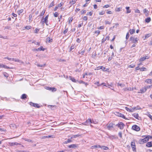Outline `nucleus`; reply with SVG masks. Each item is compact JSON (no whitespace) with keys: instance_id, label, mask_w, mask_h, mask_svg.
<instances>
[{"instance_id":"57","label":"nucleus","mask_w":152,"mask_h":152,"mask_svg":"<svg viewBox=\"0 0 152 152\" xmlns=\"http://www.w3.org/2000/svg\"><path fill=\"white\" fill-rule=\"evenodd\" d=\"M146 88V89L149 88L151 87H152V85H151L150 86H148L145 87Z\"/></svg>"},{"instance_id":"25","label":"nucleus","mask_w":152,"mask_h":152,"mask_svg":"<svg viewBox=\"0 0 152 152\" xmlns=\"http://www.w3.org/2000/svg\"><path fill=\"white\" fill-rule=\"evenodd\" d=\"M69 78L71 80L72 82H76V80L72 76H69Z\"/></svg>"},{"instance_id":"33","label":"nucleus","mask_w":152,"mask_h":152,"mask_svg":"<svg viewBox=\"0 0 152 152\" xmlns=\"http://www.w3.org/2000/svg\"><path fill=\"white\" fill-rule=\"evenodd\" d=\"M71 141H72V140L70 139H68V140H67L65 141L64 142L65 144H67L69 142H71Z\"/></svg>"},{"instance_id":"22","label":"nucleus","mask_w":152,"mask_h":152,"mask_svg":"<svg viewBox=\"0 0 152 152\" xmlns=\"http://www.w3.org/2000/svg\"><path fill=\"white\" fill-rule=\"evenodd\" d=\"M129 8H130L129 7H126V9L127 10V12H126L127 13H130L131 12V10H129Z\"/></svg>"},{"instance_id":"28","label":"nucleus","mask_w":152,"mask_h":152,"mask_svg":"<svg viewBox=\"0 0 152 152\" xmlns=\"http://www.w3.org/2000/svg\"><path fill=\"white\" fill-rule=\"evenodd\" d=\"M22 139L25 140L26 141H28V142H32V141L31 140L25 138H22Z\"/></svg>"},{"instance_id":"39","label":"nucleus","mask_w":152,"mask_h":152,"mask_svg":"<svg viewBox=\"0 0 152 152\" xmlns=\"http://www.w3.org/2000/svg\"><path fill=\"white\" fill-rule=\"evenodd\" d=\"M73 20V18L72 17L69 18V23H70Z\"/></svg>"},{"instance_id":"60","label":"nucleus","mask_w":152,"mask_h":152,"mask_svg":"<svg viewBox=\"0 0 152 152\" xmlns=\"http://www.w3.org/2000/svg\"><path fill=\"white\" fill-rule=\"evenodd\" d=\"M68 31V28H66V29L64 30V31L63 32V33L64 34H66Z\"/></svg>"},{"instance_id":"27","label":"nucleus","mask_w":152,"mask_h":152,"mask_svg":"<svg viewBox=\"0 0 152 152\" xmlns=\"http://www.w3.org/2000/svg\"><path fill=\"white\" fill-rule=\"evenodd\" d=\"M125 109L126 110L128 111H129L130 112H133V111L132 110V109H130L128 108L127 107H125Z\"/></svg>"},{"instance_id":"9","label":"nucleus","mask_w":152,"mask_h":152,"mask_svg":"<svg viewBox=\"0 0 152 152\" xmlns=\"http://www.w3.org/2000/svg\"><path fill=\"white\" fill-rule=\"evenodd\" d=\"M48 15H47L45 18L44 20V21H42V22L43 23H45L46 24L47 26L48 25Z\"/></svg>"},{"instance_id":"18","label":"nucleus","mask_w":152,"mask_h":152,"mask_svg":"<svg viewBox=\"0 0 152 152\" xmlns=\"http://www.w3.org/2000/svg\"><path fill=\"white\" fill-rule=\"evenodd\" d=\"M99 148H101L102 149L104 150H107L109 148L105 146H100V147Z\"/></svg>"},{"instance_id":"63","label":"nucleus","mask_w":152,"mask_h":152,"mask_svg":"<svg viewBox=\"0 0 152 152\" xmlns=\"http://www.w3.org/2000/svg\"><path fill=\"white\" fill-rule=\"evenodd\" d=\"M104 13H105V12L104 11H102L101 12H100L99 13V15H104Z\"/></svg>"},{"instance_id":"23","label":"nucleus","mask_w":152,"mask_h":152,"mask_svg":"<svg viewBox=\"0 0 152 152\" xmlns=\"http://www.w3.org/2000/svg\"><path fill=\"white\" fill-rule=\"evenodd\" d=\"M133 116L136 119H138V117L139 115L138 113H134L133 115Z\"/></svg>"},{"instance_id":"62","label":"nucleus","mask_w":152,"mask_h":152,"mask_svg":"<svg viewBox=\"0 0 152 152\" xmlns=\"http://www.w3.org/2000/svg\"><path fill=\"white\" fill-rule=\"evenodd\" d=\"M39 31V29H38V28H36L35 30V32H34V33H36V34H37L38 33V31Z\"/></svg>"},{"instance_id":"14","label":"nucleus","mask_w":152,"mask_h":152,"mask_svg":"<svg viewBox=\"0 0 152 152\" xmlns=\"http://www.w3.org/2000/svg\"><path fill=\"white\" fill-rule=\"evenodd\" d=\"M135 29H130L129 30V32L131 34H132L135 32Z\"/></svg>"},{"instance_id":"48","label":"nucleus","mask_w":152,"mask_h":152,"mask_svg":"<svg viewBox=\"0 0 152 152\" xmlns=\"http://www.w3.org/2000/svg\"><path fill=\"white\" fill-rule=\"evenodd\" d=\"M75 3V1L74 0H72L71 1H70V4L71 5H73Z\"/></svg>"},{"instance_id":"38","label":"nucleus","mask_w":152,"mask_h":152,"mask_svg":"<svg viewBox=\"0 0 152 152\" xmlns=\"http://www.w3.org/2000/svg\"><path fill=\"white\" fill-rule=\"evenodd\" d=\"M80 135L79 134H77V135H73L72 136V138H75L77 137H78L80 136Z\"/></svg>"},{"instance_id":"55","label":"nucleus","mask_w":152,"mask_h":152,"mask_svg":"<svg viewBox=\"0 0 152 152\" xmlns=\"http://www.w3.org/2000/svg\"><path fill=\"white\" fill-rule=\"evenodd\" d=\"M151 36V34H146L145 35V38H148L149 37H150Z\"/></svg>"},{"instance_id":"58","label":"nucleus","mask_w":152,"mask_h":152,"mask_svg":"<svg viewBox=\"0 0 152 152\" xmlns=\"http://www.w3.org/2000/svg\"><path fill=\"white\" fill-rule=\"evenodd\" d=\"M129 32H128L127 34H126V39H129Z\"/></svg>"},{"instance_id":"45","label":"nucleus","mask_w":152,"mask_h":152,"mask_svg":"<svg viewBox=\"0 0 152 152\" xmlns=\"http://www.w3.org/2000/svg\"><path fill=\"white\" fill-rule=\"evenodd\" d=\"M8 29L11 30V27L9 26H6V27H5L4 28V29Z\"/></svg>"},{"instance_id":"1","label":"nucleus","mask_w":152,"mask_h":152,"mask_svg":"<svg viewBox=\"0 0 152 152\" xmlns=\"http://www.w3.org/2000/svg\"><path fill=\"white\" fill-rule=\"evenodd\" d=\"M129 40L132 43H137L138 42L139 39L137 38H135L134 37H131L129 38Z\"/></svg>"},{"instance_id":"50","label":"nucleus","mask_w":152,"mask_h":152,"mask_svg":"<svg viewBox=\"0 0 152 152\" xmlns=\"http://www.w3.org/2000/svg\"><path fill=\"white\" fill-rule=\"evenodd\" d=\"M2 67H3L5 69H10V68L9 67L7 66L4 65L3 64V66H2Z\"/></svg>"},{"instance_id":"44","label":"nucleus","mask_w":152,"mask_h":152,"mask_svg":"<svg viewBox=\"0 0 152 152\" xmlns=\"http://www.w3.org/2000/svg\"><path fill=\"white\" fill-rule=\"evenodd\" d=\"M4 75L6 77H7L9 76L8 74L6 72H4L3 73Z\"/></svg>"},{"instance_id":"5","label":"nucleus","mask_w":152,"mask_h":152,"mask_svg":"<svg viewBox=\"0 0 152 152\" xmlns=\"http://www.w3.org/2000/svg\"><path fill=\"white\" fill-rule=\"evenodd\" d=\"M131 146L132 148L133 151H136V148L135 142L134 141H132L131 143Z\"/></svg>"},{"instance_id":"53","label":"nucleus","mask_w":152,"mask_h":152,"mask_svg":"<svg viewBox=\"0 0 152 152\" xmlns=\"http://www.w3.org/2000/svg\"><path fill=\"white\" fill-rule=\"evenodd\" d=\"M75 48V46L74 45H72L70 48L69 51H71Z\"/></svg>"},{"instance_id":"29","label":"nucleus","mask_w":152,"mask_h":152,"mask_svg":"<svg viewBox=\"0 0 152 152\" xmlns=\"http://www.w3.org/2000/svg\"><path fill=\"white\" fill-rule=\"evenodd\" d=\"M122 8L121 7H119L116 8L115 9V11L117 12H119L121 11Z\"/></svg>"},{"instance_id":"16","label":"nucleus","mask_w":152,"mask_h":152,"mask_svg":"<svg viewBox=\"0 0 152 152\" xmlns=\"http://www.w3.org/2000/svg\"><path fill=\"white\" fill-rule=\"evenodd\" d=\"M77 147L76 145V144H72L70 145H69L68 146V147L70 148H75Z\"/></svg>"},{"instance_id":"11","label":"nucleus","mask_w":152,"mask_h":152,"mask_svg":"<svg viewBox=\"0 0 152 152\" xmlns=\"http://www.w3.org/2000/svg\"><path fill=\"white\" fill-rule=\"evenodd\" d=\"M143 12L144 13H145V16H148L149 15V12L148 11V10H146V9H144L143 10Z\"/></svg>"},{"instance_id":"46","label":"nucleus","mask_w":152,"mask_h":152,"mask_svg":"<svg viewBox=\"0 0 152 152\" xmlns=\"http://www.w3.org/2000/svg\"><path fill=\"white\" fill-rule=\"evenodd\" d=\"M93 12H88L87 14V15H89L90 16H91L92 15Z\"/></svg>"},{"instance_id":"32","label":"nucleus","mask_w":152,"mask_h":152,"mask_svg":"<svg viewBox=\"0 0 152 152\" xmlns=\"http://www.w3.org/2000/svg\"><path fill=\"white\" fill-rule=\"evenodd\" d=\"M4 59H7L8 60H10V61H13V60H14V58H9L7 57H5L4 58Z\"/></svg>"},{"instance_id":"2","label":"nucleus","mask_w":152,"mask_h":152,"mask_svg":"<svg viewBox=\"0 0 152 152\" xmlns=\"http://www.w3.org/2000/svg\"><path fill=\"white\" fill-rule=\"evenodd\" d=\"M149 139L148 137H146L144 139H140L139 140V142L140 144H143L144 142H147L148 140Z\"/></svg>"},{"instance_id":"42","label":"nucleus","mask_w":152,"mask_h":152,"mask_svg":"<svg viewBox=\"0 0 152 152\" xmlns=\"http://www.w3.org/2000/svg\"><path fill=\"white\" fill-rule=\"evenodd\" d=\"M45 10H43V11H42V12L40 14V16H43L45 13Z\"/></svg>"},{"instance_id":"51","label":"nucleus","mask_w":152,"mask_h":152,"mask_svg":"<svg viewBox=\"0 0 152 152\" xmlns=\"http://www.w3.org/2000/svg\"><path fill=\"white\" fill-rule=\"evenodd\" d=\"M101 85H103V86H105L106 87H107V86L106 85V84L104 83H102L101 84H100V85H98V86H100Z\"/></svg>"},{"instance_id":"59","label":"nucleus","mask_w":152,"mask_h":152,"mask_svg":"<svg viewBox=\"0 0 152 152\" xmlns=\"http://www.w3.org/2000/svg\"><path fill=\"white\" fill-rule=\"evenodd\" d=\"M35 103H33L32 102H30V104L33 106V107H34L35 106L34 105H35Z\"/></svg>"},{"instance_id":"7","label":"nucleus","mask_w":152,"mask_h":152,"mask_svg":"<svg viewBox=\"0 0 152 152\" xmlns=\"http://www.w3.org/2000/svg\"><path fill=\"white\" fill-rule=\"evenodd\" d=\"M114 124L112 123H110L108 124L107 126V129L109 130H111L113 127Z\"/></svg>"},{"instance_id":"34","label":"nucleus","mask_w":152,"mask_h":152,"mask_svg":"<svg viewBox=\"0 0 152 152\" xmlns=\"http://www.w3.org/2000/svg\"><path fill=\"white\" fill-rule=\"evenodd\" d=\"M118 86H120L121 87H124L125 86V85L124 84H121L120 83H118Z\"/></svg>"},{"instance_id":"17","label":"nucleus","mask_w":152,"mask_h":152,"mask_svg":"<svg viewBox=\"0 0 152 152\" xmlns=\"http://www.w3.org/2000/svg\"><path fill=\"white\" fill-rule=\"evenodd\" d=\"M146 90H147L146 88L145 87V88H142L140 90V91L141 93H144L146 91Z\"/></svg>"},{"instance_id":"36","label":"nucleus","mask_w":152,"mask_h":152,"mask_svg":"<svg viewBox=\"0 0 152 152\" xmlns=\"http://www.w3.org/2000/svg\"><path fill=\"white\" fill-rule=\"evenodd\" d=\"M145 58L144 57H142L140 59L139 61H145Z\"/></svg>"},{"instance_id":"12","label":"nucleus","mask_w":152,"mask_h":152,"mask_svg":"<svg viewBox=\"0 0 152 152\" xmlns=\"http://www.w3.org/2000/svg\"><path fill=\"white\" fill-rule=\"evenodd\" d=\"M110 37L109 36H107L105 38H103L102 40V43L104 42L106 40H109V39Z\"/></svg>"},{"instance_id":"8","label":"nucleus","mask_w":152,"mask_h":152,"mask_svg":"<svg viewBox=\"0 0 152 152\" xmlns=\"http://www.w3.org/2000/svg\"><path fill=\"white\" fill-rule=\"evenodd\" d=\"M92 121L90 119H88V120H86V121L84 122L83 124L85 125H88V124H90L92 123Z\"/></svg>"},{"instance_id":"37","label":"nucleus","mask_w":152,"mask_h":152,"mask_svg":"<svg viewBox=\"0 0 152 152\" xmlns=\"http://www.w3.org/2000/svg\"><path fill=\"white\" fill-rule=\"evenodd\" d=\"M120 117H122L123 118L125 119H127L125 117V116L124 115V114L120 113Z\"/></svg>"},{"instance_id":"40","label":"nucleus","mask_w":152,"mask_h":152,"mask_svg":"<svg viewBox=\"0 0 152 152\" xmlns=\"http://www.w3.org/2000/svg\"><path fill=\"white\" fill-rule=\"evenodd\" d=\"M37 66L39 67H44L45 66V64H43V65H40L39 64H38L37 65Z\"/></svg>"},{"instance_id":"61","label":"nucleus","mask_w":152,"mask_h":152,"mask_svg":"<svg viewBox=\"0 0 152 152\" xmlns=\"http://www.w3.org/2000/svg\"><path fill=\"white\" fill-rule=\"evenodd\" d=\"M95 33H97V35H98L100 33V31L99 30L96 31L94 32Z\"/></svg>"},{"instance_id":"15","label":"nucleus","mask_w":152,"mask_h":152,"mask_svg":"<svg viewBox=\"0 0 152 152\" xmlns=\"http://www.w3.org/2000/svg\"><path fill=\"white\" fill-rule=\"evenodd\" d=\"M45 49L43 48V47L41 46L39 48L37 49H36L35 50L36 51H38L39 50H43L44 51Z\"/></svg>"},{"instance_id":"35","label":"nucleus","mask_w":152,"mask_h":152,"mask_svg":"<svg viewBox=\"0 0 152 152\" xmlns=\"http://www.w3.org/2000/svg\"><path fill=\"white\" fill-rule=\"evenodd\" d=\"M23 11V9H21L18 11V13L19 15H20V14L22 13Z\"/></svg>"},{"instance_id":"43","label":"nucleus","mask_w":152,"mask_h":152,"mask_svg":"<svg viewBox=\"0 0 152 152\" xmlns=\"http://www.w3.org/2000/svg\"><path fill=\"white\" fill-rule=\"evenodd\" d=\"M78 82H79V83H83V84H85V85L86 86L88 85V84L87 83H85L82 80H81V81H78Z\"/></svg>"},{"instance_id":"13","label":"nucleus","mask_w":152,"mask_h":152,"mask_svg":"<svg viewBox=\"0 0 152 152\" xmlns=\"http://www.w3.org/2000/svg\"><path fill=\"white\" fill-rule=\"evenodd\" d=\"M146 146L148 147H152V141L148 142L146 144Z\"/></svg>"},{"instance_id":"31","label":"nucleus","mask_w":152,"mask_h":152,"mask_svg":"<svg viewBox=\"0 0 152 152\" xmlns=\"http://www.w3.org/2000/svg\"><path fill=\"white\" fill-rule=\"evenodd\" d=\"M54 1H53L50 4L49 7V8L51 7L54 6Z\"/></svg>"},{"instance_id":"20","label":"nucleus","mask_w":152,"mask_h":152,"mask_svg":"<svg viewBox=\"0 0 152 152\" xmlns=\"http://www.w3.org/2000/svg\"><path fill=\"white\" fill-rule=\"evenodd\" d=\"M46 41L47 42L50 43V42H52V39H50L49 37H48L46 39Z\"/></svg>"},{"instance_id":"56","label":"nucleus","mask_w":152,"mask_h":152,"mask_svg":"<svg viewBox=\"0 0 152 152\" xmlns=\"http://www.w3.org/2000/svg\"><path fill=\"white\" fill-rule=\"evenodd\" d=\"M118 134L120 138H122V133L121 132H120L118 133Z\"/></svg>"},{"instance_id":"49","label":"nucleus","mask_w":152,"mask_h":152,"mask_svg":"<svg viewBox=\"0 0 152 152\" xmlns=\"http://www.w3.org/2000/svg\"><path fill=\"white\" fill-rule=\"evenodd\" d=\"M135 66V65L133 64H131L130 65H129L128 66V67L129 68H133Z\"/></svg>"},{"instance_id":"4","label":"nucleus","mask_w":152,"mask_h":152,"mask_svg":"<svg viewBox=\"0 0 152 152\" xmlns=\"http://www.w3.org/2000/svg\"><path fill=\"white\" fill-rule=\"evenodd\" d=\"M132 129L136 131H139L140 130V127L136 125H133L132 127Z\"/></svg>"},{"instance_id":"19","label":"nucleus","mask_w":152,"mask_h":152,"mask_svg":"<svg viewBox=\"0 0 152 152\" xmlns=\"http://www.w3.org/2000/svg\"><path fill=\"white\" fill-rule=\"evenodd\" d=\"M145 22L147 23H149L151 21V18L150 17H148L145 19Z\"/></svg>"},{"instance_id":"47","label":"nucleus","mask_w":152,"mask_h":152,"mask_svg":"<svg viewBox=\"0 0 152 152\" xmlns=\"http://www.w3.org/2000/svg\"><path fill=\"white\" fill-rule=\"evenodd\" d=\"M34 106H34V107H37L38 108H39L40 107V106L39 105V104H37V103H35Z\"/></svg>"},{"instance_id":"6","label":"nucleus","mask_w":152,"mask_h":152,"mask_svg":"<svg viewBox=\"0 0 152 152\" xmlns=\"http://www.w3.org/2000/svg\"><path fill=\"white\" fill-rule=\"evenodd\" d=\"M45 88L49 90H50L53 92L56 91V89L54 87H49L46 86Z\"/></svg>"},{"instance_id":"52","label":"nucleus","mask_w":152,"mask_h":152,"mask_svg":"<svg viewBox=\"0 0 152 152\" xmlns=\"http://www.w3.org/2000/svg\"><path fill=\"white\" fill-rule=\"evenodd\" d=\"M102 67L101 66H99L97 67L96 69H95V70H99L101 69Z\"/></svg>"},{"instance_id":"10","label":"nucleus","mask_w":152,"mask_h":152,"mask_svg":"<svg viewBox=\"0 0 152 152\" xmlns=\"http://www.w3.org/2000/svg\"><path fill=\"white\" fill-rule=\"evenodd\" d=\"M9 144L10 145V146H12L13 145H17L20 144L16 142H9Z\"/></svg>"},{"instance_id":"24","label":"nucleus","mask_w":152,"mask_h":152,"mask_svg":"<svg viewBox=\"0 0 152 152\" xmlns=\"http://www.w3.org/2000/svg\"><path fill=\"white\" fill-rule=\"evenodd\" d=\"M27 97V95L25 94H23L22 95L21 98L22 99H25Z\"/></svg>"},{"instance_id":"3","label":"nucleus","mask_w":152,"mask_h":152,"mask_svg":"<svg viewBox=\"0 0 152 152\" xmlns=\"http://www.w3.org/2000/svg\"><path fill=\"white\" fill-rule=\"evenodd\" d=\"M116 126H118L120 129L122 130L123 129L125 126V125L122 122H119L116 125Z\"/></svg>"},{"instance_id":"30","label":"nucleus","mask_w":152,"mask_h":152,"mask_svg":"<svg viewBox=\"0 0 152 152\" xmlns=\"http://www.w3.org/2000/svg\"><path fill=\"white\" fill-rule=\"evenodd\" d=\"M102 67L101 68V69L102 70L104 71H107L108 70L107 69H106L105 67H103V66H101Z\"/></svg>"},{"instance_id":"64","label":"nucleus","mask_w":152,"mask_h":152,"mask_svg":"<svg viewBox=\"0 0 152 152\" xmlns=\"http://www.w3.org/2000/svg\"><path fill=\"white\" fill-rule=\"evenodd\" d=\"M110 6V5H109V4H107V5H106L104 6L103 7V8H107L108 7H109Z\"/></svg>"},{"instance_id":"54","label":"nucleus","mask_w":152,"mask_h":152,"mask_svg":"<svg viewBox=\"0 0 152 152\" xmlns=\"http://www.w3.org/2000/svg\"><path fill=\"white\" fill-rule=\"evenodd\" d=\"M58 15V12H56L54 14V15L55 17H57Z\"/></svg>"},{"instance_id":"41","label":"nucleus","mask_w":152,"mask_h":152,"mask_svg":"<svg viewBox=\"0 0 152 152\" xmlns=\"http://www.w3.org/2000/svg\"><path fill=\"white\" fill-rule=\"evenodd\" d=\"M146 70V69L145 67H142V68H141L140 69V71H145Z\"/></svg>"},{"instance_id":"26","label":"nucleus","mask_w":152,"mask_h":152,"mask_svg":"<svg viewBox=\"0 0 152 152\" xmlns=\"http://www.w3.org/2000/svg\"><path fill=\"white\" fill-rule=\"evenodd\" d=\"M100 147V145H94L92 146L91 147V148L92 149L97 148H99Z\"/></svg>"},{"instance_id":"21","label":"nucleus","mask_w":152,"mask_h":152,"mask_svg":"<svg viewBox=\"0 0 152 152\" xmlns=\"http://www.w3.org/2000/svg\"><path fill=\"white\" fill-rule=\"evenodd\" d=\"M145 82L148 83H152V80L151 79H147L146 81Z\"/></svg>"}]
</instances>
